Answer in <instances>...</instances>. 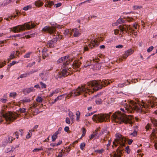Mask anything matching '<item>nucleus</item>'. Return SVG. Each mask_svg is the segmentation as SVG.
<instances>
[{
	"label": "nucleus",
	"mask_w": 157,
	"mask_h": 157,
	"mask_svg": "<svg viewBox=\"0 0 157 157\" xmlns=\"http://www.w3.org/2000/svg\"><path fill=\"white\" fill-rule=\"evenodd\" d=\"M122 105L124 106V108H121V110L122 113H121L119 111L115 112L113 113L112 116L113 120L116 122L121 123L124 122L125 123H132L131 121L132 117L131 116H127L124 113L126 112H130L131 110H140V108L138 107V104L133 101L131 102L129 105L127 104L125 100L122 102Z\"/></svg>",
	"instance_id": "obj_1"
},
{
	"label": "nucleus",
	"mask_w": 157,
	"mask_h": 157,
	"mask_svg": "<svg viewBox=\"0 0 157 157\" xmlns=\"http://www.w3.org/2000/svg\"><path fill=\"white\" fill-rule=\"evenodd\" d=\"M110 83V82L107 81H105L103 82L101 80L92 81L88 83L84 86H79L77 89L72 90L70 93L71 95L75 97L82 93H87L90 92V88L94 90H97L101 89L104 84L106 85Z\"/></svg>",
	"instance_id": "obj_2"
},
{
	"label": "nucleus",
	"mask_w": 157,
	"mask_h": 157,
	"mask_svg": "<svg viewBox=\"0 0 157 157\" xmlns=\"http://www.w3.org/2000/svg\"><path fill=\"white\" fill-rule=\"evenodd\" d=\"M35 24L32 21L26 23L22 25H19L13 27V32L15 33H19L26 29H29L34 28Z\"/></svg>",
	"instance_id": "obj_3"
},
{
	"label": "nucleus",
	"mask_w": 157,
	"mask_h": 157,
	"mask_svg": "<svg viewBox=\"0 0 157 157\" xmlns=\"http://www.w3.org/2000/svg\"><path fill=\"white\" fill-rule=\"evenodd\" d=\"M6 108V107L4 106L2 108L1 111V115L5 119L6 121H13L17 118V115L16 114L10 112L4 114V109Z\"/></svg>",
	"instance_id": "obj_4"
},
{
	"label": "nucleus",
	"mask_w": 157,
	"mask_h": 157,
	"mask_svg": "<svg viewBox=\"0 0 157 157\" xmlns=\"http://www.w3.org/2000/svg\"><path fill=\"white\" fill-rule=\"evenodd\" d=\"M116 138L113 142V145L117 146L119 145L120 147L124 146L126 141V138L119 133L116 135Z\"/></svg>",
	"instance_id": "obj_5"
},
{
	"label": "nucleus",
	"mask_w": 157,
	"mask_h": 157,
	"mask_svg": "<svg viewBox=\"0 0 157 157\" xmlns=\"http://www.w3.org/2000/svg\"><path fill=\"white\" fill-rule=\"evenodd\" d=\"M110 115L107 114L94 115L92 117V120L96 122H102L109 120Z\"/></svg>",
	"instance_id": "obj_6"
},
{
	"label": "nucleus",
	"mask_w": 157,
	"mask_h": 157,
	"mask_svg": "<svg viewBox=\"0 0 157 157\" xmlns=\"http://www.w3.org/2000/svg\"><path fill=\"white\" fill-rule=\"evenodd\" d=\"M69 71V70L67 68H63L61 72H55L54 74V76L56 79H58V78H61L63 77H65L70 74Z\"/></svg>",
	"instance_id": "obj_7"
},
{
	"label": "nucleus",
	"mask_w": 157,
	"mask_h": 157,
	"mask_svg": "<svg viewBox=\"0 0 157 157\" xmlns=\"http://www.w3.org/2000/svg\"><path fill=\"white\" fill-rule=\"evenodd\" d=\"M119 28L121 32L125 31L126 32L128 31L132 34L133 33L134 35L136 36L137 34V32H134V30L132 29V27L129 25H120Z\"/></svg>",
	"instance_id": "obj_8"
},
{
	"label": "nucleus",
	"mask_w": 157,
	"mask_h": 157,
	"mask_svg": "<svg viewBox=\"0 0 157 157\" xmlns=\"http://www.w3.org/2000/svg\"><path fill=\"white\" fill-rule=\"evenodd\" d=\"M68 56H63L59 58L57 62L58 63L63 62V67L64 68L66 65L70 63V59H68Z\"/></svg>",
	"instance_id": "obj_9"
},
{
	"label": "nucleus",
	"mask_w": 157,
	"mask_h": 157,
	"mask_svg": "<svg viewBox=\"0 0 157 157\" xmlns=\"http://www.w3.org/2000/svg\"><path fill=\"white\" fill-rule=\"evenodd\" d=\"M70 31V35H71L73 33V36L74 37L79 36L81 35V31L78 30L77 28L71 29Z\"/></svg>",
	"instance_id": "obj_10"
},
{
	"label": "nucleus",
	"mask_w": 157,
	"mask_h": 157,
	"mask_svg": "<svg viewBox=\"0 0 157 157\" xmlns=\"http://www.w3.org/2000/svg\"><path fill=\"white\" fill-rule=\"evenodd\" d=\"M57 41V38L56 37L48 42L47 46L50 48H53L54 47V44Z\"/></svg>",
	"instance_id": "obj_11"
},
{
	"label": "nucleus",
	"mask_w": 157,
	"mask_h": 157,
	"mask_svg": "<svg viewBox=\"0 0 157 157\" xmlns=\"http://www.w3.org/2000/svg\"><path fill=\"white\" fill-rule=\"evenodd\" d=\"M122 150V149L119 148V147H118L117 151L115 152L112 155L113 156V157H121Z\"/></svg>",
	"instance_id": "obj_12"
},
{
	"label": "nucleus",
	"mask_w": 157,
	"mask_h": 157,
	"mask_svg": "<svg viewBox=\"0 0 157 157\" xmlns=\"http://www.w3.org/2000/svg\"><path fill=\"white\" fill-rule=\"evenodd\" d=\"M13 137L11 136H8L5 139L3 143V145L5 146L6 145L7 143H11Z\"/></svg>",
	"instance_id": "obj_13"
},
{
	"label": "nucleus",
	"mask_w": 157,
	"mask_h": 157,
	"mask_svg": "<svg viewBox=\"0 0 157 157\" xmlns=\"http://www.w3.org/2000/svg\"><path fill=\"white\" fill-rule=\"evenodd\" d=\"M134 52L133 50L131 49H129L126 51L124 54L123 55V57L124 58H126L129 56L130 55Z\"/></svg>",
	"instance_id": "obj_14"
},
{
	"label": "nucleus",
	"mask_w": 157,
	"mask_h": 157,
	"mask_svg": "<svg viewBox=\"0 0 157 157\" xmlns=\"http://www.w3.org/2000/svg\"><path fill=\"white\" fill-rule=\"evenodd\" d=\"M44 31L47 32L49 33H53L54 30L50 27L48 26H46L42 29Z\"/></svg>",
	"instance_id": "obj_15"
},
{
	"label": "nucleus",
	"mask_w": 157,
	"mask_h": 157,
	"mask_svg": "<svg viewBox=\"0 0 157 157\" xmlns=\"http://www.w3.org/2000/svg\"><path fill=\"white\" fill-rule=\"evenodd\" d=\"M35 91V89L33 87H32L29 88H26L23 90V92L25 94H28L31 92H34Z\"/></svg>",
	"instance_id": "obj_16"
},
{
	"label": "nucleus",
	"mask_w": 157,
	"mask_h": 157,
	"mask_svg": "<svg viewBox=\"0 0 157 157\" xmlns=\"http://www.w3.org/2000/svg\"><path fill=\"white\" fill-rule=\"evenodd\" d=\"M98 43L95 40H92L91 41L90 43L89 44V46L91 48H93L95 46H97L98 45Z\"/></svg>",
	"instance_id": "obj_17"
},
{
	"label": "nucleus",
	"mask_w": 157,
	"mask_h": 157,
	"mask_svg": "<svg viewBox=\"0 0 157 157\" xmlns=\"http://www.w3.org/2000/svg\"><path fill=\"white\" fill-rule=\"evenodd\" d=\"M50 25L52 26L51 28L54 30V33L55 32L54 29L55 28H61V26L60 25L56 24V23L54 22H51Z\"/></svg>",
	"instance_id": "obj_18"
},
{
	"label": "nucleus",
	"mask_w": 157,
	"mask_h": 157,
	"mask_svg": "<svg viewBox=\"0 0 157 157\" xmlns=\"http://www.w3.org/2000/svg\"><path fill=\"white\" fill-rule=\"evenodd\" d=\"M97 95H96L94 96L93 98L95 100L96 104L99 105L102 103V101L101 98H97Z\"/></svg>",
	"instance_id": "obj_19"
},
{
	"label": "nucleus",
	"mask_w": 157,
	"mask_h": 157,
	"mask_svg": "<svg viewBox=\"0 0 157 157\" xmlns=\"http://www.w3.org/2000/svg\"><path fill=\"white\" fill-rule=\"evenodd\" d=\"M63 95H61L59 96H58L54 99L53 101L51 102V104L52 105L56 103L58 100H61L63 98Z\"/></svg>",
	"instance_id": "obj_20"
},
{
	"label": "nucleus",
	"mask_w": 157,
	"mask_h": 157,
	"mask_svg": "<svg viewBox=\"0 0 157 157\" xmlns=\"http://www.w3.org/2000/svg\"><path fill=\"white\" fill-rule=\"evenodd\" d=\"M60 91L59 89V88H57L55 90H53L52 92H51L50 93V94L49 95V97H52L54 94H57L59 93Z\"/></svg>",
	"instance_id": "obj_21"
},
{
	"label": "nucleus",
	"mask_w": 157,
	"mask_h": 157,
	"mask_svg": "<svg viewBox=\"0 0 157 157\" xmlns=\"http://www.w3.org/2000/svg\"><path fill=\"white\" fill-rule=\"evenodd\" d=\"M59 131L56 132L52 136V141L53 142L55 141L57 137V135L59 133Z\"/></svg>",
	"instance_id": "obj_22"
},
{
	"label": "nucleus",
	"mask_w": 157,
	"mask_h": 157,
	"mask_svg": "<svg viewBox=\"0 0 157 157\" xmlns=\"http://www.w3.org/2000/svg\"><path fill=\"white\" fill-rule=\"evenodd\" d=\"M34 129L29 130L28 134L26 136V138L27 139H29L31 137L32 134V132L34 131Z\"/></svg>",
	"instance_id": "obj_23"
},
{
	"label": "nucleus",
	"mask_w": 157,
	"mask_h": 157,
	"mask_svg": "<svg viewBox=\"0 0 157 157\" xmlns=\"http://www.w3.org/2000/svg\"><path fill=\"white\" fill-rule=\"evenodd\" d=\"M43 3L40 1H36L35 2V5L37 7H40L43 5Z\"/></svg>",
	"instance_id": "obj_24"
},
{
	"label": "nucleus",
	"mask_w": 157,
	"mask_h": 157,
	"mask_svg": "<svg viewBox=\"0 0 157 157\" xmlns=\"http://www.w3.org/2000/svg\"><path fill=\"white\" fill-rule=\"evenodd\" d=\"M80 113L79 111H77L76 112V120L78 122H79L80 121Z\"/></svg>",
	"instance_id": "obj_25"
},
{
	"label": "nucleus",
	"mask_w": 157,
	"mask_h": 157,
	"mask_svg": "<svg viewBox=\"0 0 157 157\" xmlns=\"http://www.w3.org/2000/svg\"><path fill=\"white\" fill-rule=\"evenodd\" d=\"M80 63L79 62H77L73 63V67L74 68H78L80 66Z\"/></svg>",
	"instance_id": "obj_26"
},
{
	"label": "nucleus",
	"mask_w": 157,
	"mask_h": 157,
	"mask_svg": "<svg viewBox=\"0 0 157 157\" xmlns=\"http://www.w3.org/2000/svg\"><path fill=\"white\" fill-rule=\"evenodd\" d=\"M22 102H29L30 101V99L28 98H24L21 99V100Z\"/></svg>",
	"instance_id": "obj_27"
},
{
	"label": "nucleus",
	"mask_w": 157,
	"mask_h": 157,
	"mask_svg": "<svg viewBox=\"0 0 157 157\" xmlns=\"http://www.w3.org/2000/svg\"><path fill=\"white\" fill-rule=\"evenodd\" d=\"M68 115L71 120H73L74 119V115L72 112L71 111H69Z\"/></svg>",
	"instance_id": "obj_28"
},
{
	"label": "nucleus",
	"mask_w": 157,
	"mask_h": 157,
	"mask_svg": "<svg viewBox=\"0 0 157 157\" xmlns=\"http://www.w3.org/2000/svg\"><path fill=\"white\" fill-rule=\"evenodd\" d=\"M15 53L14 51H13L11 52L10 56L9 58L8 59V60H10L13 59L14 57V55Z\"/></svg>",
	"instance_id": "obj_29"
},
{
	"label": "nucleus",
	"mask_w": 157,
	"mask_h": 157,
	"mask_svg": "<svg viewBox=\"0 0 157 157\" xmlns=\"http://www.w3.org/2000/svg\"><path fill=\"white\" fill-rule=\"evenodd\" d=\"M98 134L97 131H95V132H94L91 136H90L89 138L90 140L92 139L95 137Z\"/></svg>",
	"instance_id": "obj_30"
},
{
	"label": "nucleus",
	"mask_w": 157,
	"mask_h": 157,
	"mask_svg": "<svg viewBox=\"0 0 157 157\" xmlns=\"http://www.w3.org/2000/svg\"><path fill=\"white\" fill-rule=\"evenodd\" d=\"M36 101L39 103H41L42 102L43 98L40 97L38 96L36 99Z\"/></svg>",
	"instance_id": "obj_31"
},
{
	"label": "nucleus",
	"mask_w": 157,
	"mask_h": 157,
	"mask_svg": "<svg viewBox=\"0 0 157 157\" xmlns=\"http://www.w3.org/2000/svg\"><path fill=\"white\" fill-rule=\"evenodd\" d=\"M28 75V72L25 73L21 74L19 77L18 78H22L26 77Z\"/></svg>",
	"instance_id": "obj_32"
},
{
	"label": "nucleus",
	"mask_w": 157,
	"mask_h": 157,
	"mask_svg": "<svg viewBox=\"0 0 157 157\" xmlns=\"http://www.w3.org/2000/svg\"><path fill=\"white\" fill-rule=\"evenodd\" d=\"M127 83V84L126 83H123L119 84L118 85V86L120 88L124 86H125L129 84V82H128Z\"/></svg>",
	"instance_id": "obj_33"
},
{
	"label": "nucleus",
	"mask_w": 157,
	"mask_h": 157,
	"mask_svg": "<svg viewBox=\"0 0 157 157\" xmlns=\"http://www.w3.org/2000/svg\"><path fill=\"white\" fill-rule=\"evenodd\" d=\"M17 95V94L15 92L11 93L10 94L9 96L10 97L14 98Z\"/></svg>",
	"instance_id": "obj_34"
},
{
	"label": "nucleus",
	"mask_w": 157,
	"mask_h": 157,
	"mask_svg": "<svg viewBox=\"0 0 157 157\" xmlns=\"http://www.w3.org/2000/svg\"><path fill=\"white\" fill-rule=\"evenodd\" d=\"M32 53L31 52H29L26 53L24 56V57L25 58H28L30 57V55Z\"/></svg>",
	"instance_id": "obj_35"
},
{
	"label": "nucleus",
	"mask_w": 157,
	"mask_h": 157,
	"mask_svg": "<svg viewBox=\"0 0 157 157\" xmlns=\"http://www.w3.org/2000/svg\"><path fill=\"white\" fill-rule=\"evenodd\" d=\"M117 21V23H118V24H122L124 23V20L121 18H120L119 19H118Z\"/></svg>",
	"instance_id": "obj_36"
},
{
	"label": "nucleus",
	"mask_w": 157,
	"mask_h": 157,
	"mask_svg": "<svg viewBox=\"0 0 157 157\" xmlns=\"http://www.w3.org/2000/svg\"><path fill=\"white\" fill-rule=\"evenodd\" d=\"M86 146V144L84 143H82L80 144V148L81 150H83L84 147Z\"/></svg>",
	"instance_id": "obj_37"
},
{
	"label": "nucleus",
	"mask_w": 157,
	"mask_h": 157,
	"mask_svg": "<svg viewBox=\"0 0 157 157\" xmlns=\"http://www.w3.org/2000/svg\"><path fill=\"white\" fill-rule=\"evenodd\" d=\"M37 71V70H32L30 71H29L28 72V75H30L31 74H32L33 73L36 72Z\"/></svg>",
	"instance_id": "obj_38"
},
{
	"label": "nucleus",
	"mask_w": 157,
	"mask_h": 157,
	"mask_svg": "<svg viewBox=\"0 0 157 157\" xmlns=\"http://www.w3.org/2000/svg\"><path fill=\"white\" fill-rule=\"evenodd\" d=\"M26 109L25 108H20L19 109V110L20 112L21 113H24L26 112Z\"/></svg>",
	"instance_id": "obj_39"
},
{
	"label": "nucleus",
	"mask_w": 157,
	"mask_h": 157,
	"mask_svg": "<svg viewBox=\"0 0 157 157\" xmlns=\"http://www.w3.org/2000/svg\"><path fill=\"white\" fill-rule=\"evenodd\" d=\"M35 64V62H33L31 63H29L27 65L26 67H32Z\"/></svg>",
	"instance_id": "obj_40"
},
{
	"label": "nucleus",
	"mask_w": 157,
	"mask_h": 157,
	"mask_svg": "<svg viewBox=\"0 0 157 157\" xmlns=\"http://www.w3.org/2000/svg\"><path fill=\"white\" fill-rule=\"evenodd\" d=\"M95 152H96L97 153H98L99 154H101L104 152V150L103 149H101L100 150H95Z\"/></svg>",
	"instance_id": "obj_41"
},
{
	"label": "nucleus",
	"mask_w": 157,
	"mask_h": 157,
	"mask_svg": "<svg viewBox=\"0 0 157 157\" xmlns=\"http://www.w3.org/2000/svg\"><path fill=\"white\" fill-rule=\"evenodd\" d=\"M40 85L41 86V87L42 88H45L46 87V85L42 82H40Z\"/></svg>",
	"instance_id": "obj_42"
},
{
	"label": "nucleus",
	"mask_w": 157,
	"mask_h": 157,
	"mask_svg": "<svg viewBox=\"0 0 157 157\" xmlns=\"http://www.w3.org/2000/svg\"><path fill=\"white\" fill-rule=\"evenodd\" d=\"M137 135V132L135 130H134L132 133L130 134V135L133 137L136 136Z\"/></svg>",
	"instance_id": "obj_43"
},
{
	"label": "nucleus",
	"mask_w": 157,
	"mask_h": 157,
	"mask_svg": "<svg viewBox=\"0 0 157 157\" xmlns=\"http://www.w3.org/2000/svg\"><path fill=\"white\" fill-rule=\"evenodd\" d=\"M125 151L128 154L130 153V150L129 149V147L128 146L125 147Z\"/></svg>",
	"instance_id": "obj_44"
},
{
	"label": "nucleus",
	"mask_w": 157,
	"mask_h": 157,
	"mask_svg": "<svg viewBox=\"0 0 157 157\" xmlns=\"http://www.w3.org/2000/svg\"><path fill=\"white\" fill-rule=\"evenodd\" d=\"M31 6H25L23 8V10H28L29 9H31Z\"/></svg>",
	"instance_id": "obj_45"
},
{
	"label": "nucleus",
	"mask_w": 157,
	"mask_h": 157,
	"mask_svg": "<svg viewBox=\"0 0 157 157\" xmlns=\"http://www.w3.org/2000/svg\"><path fill=\"white\" fill-rule=\"evenodd\" d=\"M48 5L49 6H52L54 5V3L52 1H49L47 2Z\"/></svg>",
	"instance_id": "obj_46"
},
{
	"label": "nucleus",
	"mask_w": 157,
	"mask_h": 157,
	"mask_svg": "<svg viewBox=\"0 0 157 157\" xmlns=\"http://www.w3.org/2000/svg\"><path fill=\"white\" fill-rule=\"evenodd\" d=\"M154 48V47L153 46L150 47L148 49H147V52H149L151 51Z\"/></svg>",
	"instance_id": "obj_47"
},
{
	"label": "nucleus",
	"mask_w": 157,
	"mask_h": 157,
	"mask_svg": "<svg viewBox=\"0 0 157 157\" xmlns=\"http://www.w3.org/2000/svg\"><path fill=\"white\" fill-rule=\"evenodd\" d=\"M70 32H71L70 31V30L69 29H67L64 31V32L63 33V34L64 35L66 36L67 34H68L69 33H70Z\"/></svg>",
	"instance_id": "obj_48"
},
{
	"label": "nucleus",
	"mask_w": 157,
	"mask_h": 157,
	"mask_svg": "<svg viewBox=\"0 0 157 157\" xmlns=\"http://www.w3.org/2000/svg\"><path fill=\"white\" fill-rule=\"evenodd\" d=\"M21 36V34H17L16 35L10 36V37H9V38H11L12 37H20Z\"/></svg>",
	"instance_id": "obj_49"
},
{
	"label": "nucleus",
	"mask_w": 157,
	"mask_h": 157,
	"mask_svg": "<svg viewBox=\"0 0 157 157\" xmlns=\"http://www.w3.org/2000/svg\"><path fill=\"white\" fill-rule=\"evenodd\" d=\"M13 137H15L16 138H18L19 134L17 132H15L13 134Z\"/></svg>",
	"instance_id": "obj_50"
},
{
	"label": "nucleus",
	"mask_w": 157,
	"mask_h": 157,
	"mask_svg": "<svg viewBox=\"0 0 157 157\" xmlns=\"http://www.w3.org/2000/svg\"><path fill=\"white\" fill-rule=\"evenodd\" d=\"M151 125L148 124L145 126V128L147 130H148L151 128Z\"/></svg>",
	"instance_id": "obj_51"
},
{
	"label": "nucleus",
	"mask_w": 157,
	"mask_h": 157,
	"mask_svg": "<svg viewBox=\"0 0 157 157\" xmlns=\"http://www.w3.org/2000/svg\"><path fill=\"white\" fill-rule=\"evenodd\" d=\"M0 100L3 103H5L7 101V100L6 99L4 98H2Z\"/></svg>",
	"instance_id": "obj_52"
},
{
	"label": "nucleus",
	"mask_w": 157,
	"mask_h": 157,
	"mask_svg": "<svg viewBox=\"0 0 157 157\" xmlns=\"http://www.w3.org/2000/svg\"><path fill=\"white\" fill-rule=\"evenodd\" d=\"M94 113H95L94 112H91V113H87L86 114L85 116L86 117L90 116L92 115Z\"/></svg>",
	"instance_id": "obj_53"
},
{
	"label": "nucleus",
	"mask_w": 157,
	"mask_h": 157,
	"mask_svg": "<svg viewBox=\"0 0 157 157\" xmlns=\"http://www.w3.org/2000/svg\"><path fill=\"white\" fill-rule=\"evenodd\" d=\"M66 123L67 124H69L70 123V120L69 118L67 117L66 119L65 120Z\"/></svg>",
	"instance_id": "obj_54"
},
{
	"label": "nucleus",
	"mask_w": 157,
	"mask_h": 157,
	"mask_svg": "<svg viewBox=\"0 0 157 157\" xmlns=\"http://www.w3.org/2000/svg\"><path fill=\"white\" fill-rule=\"evenodd\" d=\"M116 48H121L123 47V46L121 44H119L115 46Z\"/></svg>",
	"instance_id": "obj_55"
},
{
	"label": "nucleus",
	"mask_w": 157,
	"mask_h": 157,
	"mask_svg": "<svg viewBox=\"0 0 157 157\" xmlns=\"http://www.w3.org/2000/svg\"><path fill=\"white\" fill-rule=\"evenodd\" d=\"M62 5V4L61 3H58L56 4L55 5V6L56 8H58L60 7Z\"/></svg>",
	"instance_id": "obj_56"
},
{
	"label": "nucleus",
	"mask_w": 157,
	"mask_h": 157,
	"mask_svg": "<svg viewBox=\"0 0 157 157\" xmlns=\"http://www.w3.org/2000/svg\"><path fill=\"white\" fill-rule=\"evenodd\" d=\"M119 30L118 29H115L114 30V34L117 35L119 33Z\"/></svg>",
	"instance_id": "obj_57"
},
{
	"label": "nucleus",
	"mask_w": 157,
	"mask_h": 157,
	"mask_svg": "<svg viewBox=\"0 0 157 157\" xmlns=\"http://www.w3.org/2000/svg\"><path fill=\"white\" fill-rule=\"evenodd\" d=\"M48 56V54L46 53V52H43V57L44 59L45 57L47 56Z\"/></svg>",
	"instance_id": "obj_58"
},
{
	"label": "nucleus",
	"mask_w": 157,
	"mask_h": 157,
	"mask_svg": "<svg viewBox=\"0 0 157 157\" xmlns=\"http://www.w3.org/2000/svg\"><path fill=\"white\" fill-rule=\"evenodd\" d=\"M41 112L42 111L39 112V110L38 109H35V110L34 111V112L36 113V114H38Z\"/></svg>",
	"instance_id": "obj_59"
},
{
	"label": "nucleus",
	"mask_w": 157,
	"mask_h": 157,
	"mask_svg": "<svg viewBox=\"0 0 157 157\" xmlns=\"http://www.w3.org/2000/svg\"><path fill=\"white\" fill-rule=\"evenodd\" d=\"M18 63V62H17L16 61H13L11 63H10V65H13L15 63Z\"/></svg>",
	"instance_id": "obj_60"
},
{
	"label": "nucleus",
	"mask_w": 157,
	"mask_h": 157,
	"mask_svg": "<svg viewBox=\"0 0 157 157\" xmlns=\"http://www.w3.org/2000/svg\"><path fill=\"white\" fill-rule=\"evenodd\" d=\"M132 141H133V140L132 139H130L128 140V144H129V145L131 144L132 143Z\"/></svg>",
	"instance_id": "obj_61"
},
{
	"label": "nucleus",
	"mask_w": 157,
	"mask_h": 157,
	"mask_svg": "<svg viewBox=\"0 0 157 157\" xmlns=\"http://www.w3.org/2000/svg\"><path fill=\"white\" fill-rule=\"evenodd\" d=\"M69 129V128L68 126H66L64 128V131L66 132H67Z\"/></svg>",
	"instance_id": "obj_62"
},
{
	"label": "nucleus",
	"mask_w": 157,
	"mask_h": 157,
	"mask_svg": "<svg viewBox=\"0 0 157 157\" xmlns=\"http://www.w3.org/2000/svg\"><path fill=\"white\" fill-rule=\"evenodd\" d=\"M6 64V63H5L4 62H2L0 64V68H1L3 66H4Z\"/></svg>",
	"instance_id": "obj_63"
},
{
	"label": "nucleus",
	"mask_w": 157,
	"mask_h": 157,
	"mask_svg": "<svg viewBox=\"0 0 157 157\" xmlns=\"http://www.w3.org/2000/svg\"><path fill=\"white\" fill-rule=\"evenodd\" d=\"M63 156V154L62 153V152H59L57 156V157H62Z\"/></svg>",
	"instance_id": "obj_64"
}]
</instances>
